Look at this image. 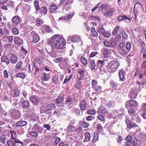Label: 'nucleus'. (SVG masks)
Segmentation results:
<instances>
[{
	"mask_svg": "<svg viewBox=\"0 0 146 146\" xmlns=\"http://www.w3.org/2000/svg\"><path fill=\"white\" fill-rule=\"evenodd\" d=\"M66 43V40L58 35H53L52 38L51 40L48 42V44L50 46L51 48L54 47L58 49L64 48Z\"/></svg>",
	"mask_w": 146,
	"mask_h": 146,
	"instance_id": "f257e3e1",
	"label": "nucleus"
},
{
	"mask_svg": "<svg viewBox=\"0 0 146 146\" xmlns=\"http://www.w3.org/2000/svg\"><path fill=\"white\" fill-rule=\"evenodd\" d=\"M9 113L11 118L14 119H19L21 116L20 111L14 108L10 109Z\"/></svg>",
	"mask_w": 146,
	"mask_h": 146,
	"instance_id": "f03ea898",
	"label": "nucleus"
},
{
	"mask_svg": "<svg viewBox=\"0 0 146 146\" xmlns=\"http://www.w3.org/2000/svg\"><path fill=\"white\" fill-rule=\"evenodd\" d=\"M109 67L113 71H116L119 65L118 61L113 60L111 61L108 65Z\"/></svg>",
	"mask_w": 146,
	"mask_h": 146,
	"instance_id": "7ed1b4c3",
	"label": "nucleus"
},
{
	"mask_svg": "<svg viewBox=\"0 0 146 146\" xmlns=\"http://www.w3.org/2000/svg\"><path fill=\"white\" fill-rule=\"evenodd\" d=\"M21 18L18 15H15L13 17L12 19V25L14 27H16L20 23Z\"/></svg>",
	"mask_w": 146,
	"mask_h": 146,
	"instance_id": "20e7f679",
	"label": "nucleus"
},
{
	"mask_svg": "<svg viewBox=\"0 0 146 146\" xmlns=\"http://www.w3.org/2000/svg\"><path fill=\"white\" fill-rule=\"evenodd\" d=\"M56 108V106L54 104L50 103L48 104L46 107V110L43 111L42 109L40 110L41 112H44V113H48L47 111L49 110H52Z\"/></svg>",
	"mask_w": 146,
	"mask_h": 146,
	"instance_id": "39448f33",
	"label": "nucleus"
},
{
	"mask_svg": "<svg viewBox=\"0 0 146 146\" xmlns=\"http://www.w3.org/2000/svg\"><path fill=\"white\" fill-rule=\"evenodd\" d=\"M30 101L34 105L36 106L38 104L39 100L36 96L33 95L29 97Z\"/></svg>",
	"mask_w": 146,
	"mask_h": 146,
	"instance_id": "423d86ee",
	"label": "nucleus"
},
{
	"mask_svg": "<svg viewBox=\"0 0 146 146\" xmlns=\"http://www.w3.org/2000/svg\"><path fill=\"white\" fill-rule=\"evenodd\" d=\"M30 35L33 36L32 41L33 43H36L39 41L40 38L37 33L32 31L30 33Z\"/></svg>",
	"mask_w": 146,
	"mask_h": 146,
	"instance_id": "0eeeda50",
	"label": "nucleus"
},
{
	"mask_svg": "<svg viewBox=\"0 0 146 146\" xmlns=\"http://www.w3.org/2000/svg\"><path fill=\"white\" fill-rule=\"evenodd\" d=\"M119 76L120 81H124L125 80L126 73L123 69L120 70L119 72Z\"/></svg>",
	"mask_w": 146,
	"mask_h": 146,
	"instance_id": "6e6552de",
	"label": "nucleus"
},
{
	"mask_svg": "<svg viewBox=\"0 0 146 146\" xmlns=\"http://www.w3.org/2000/svg\"><path fill=\"white\" fill-rule=\"evenodd\" d=\"M62 62L60 63V65L63 69L66 68L67 67L69 66L68 64V59L67 58H63L62 60L61 61Z\"/></svg>",
	"mask_w": 146,
	"mask_h": 146,
	"instance_id": "1a4fd4ad",
	"label": "nucleus"
},
{
	"mask_svg": "<svg viewBox=\"0 0 146 146\" xmlns=\"http://www.w3.org/2000/svg\"><path fill=\"white\" fill-rule=\"evenodd\" d=\"M115 11V10L114 8H112L110 9L104 14V15L106 17H110L113 16V13Z\"/></svg>",
	"mask_w": 146,
	"mask_h": 146,
	"instance_id": "9d476101",
	"label": "nucleus"
},
{
	"mask_svg": "<svg viewBox=\"0 0 146 146\" xmlns=\"http://www.w3.org/2000/svg\"><path fill=\"white\" fill-rule=\"evenodd\" d=\"M69 38H71V41L74 43L78 42L81 40L80 37L76 35L69 36Z\"/></svg>",
	"mask_w": 146,
	"mask_h": 146,
	"instance_id": "9b49d317",
	"label": "nucleus"
},
{
	"mask_svg": "<svg viewBox=\"0 0 146 146\" xmlns=\"http://www.w3.org/2000/svg\"><path fill=\"white\" fill-rule=\"evenodd\" d=\"M142 7V5L140 3H136L134 7L133 11L135 10L136 11L139 12L141 10Z\"/></svg>",
	"mask_w": 146,
	"mask_h": 146,
	"instance_id": "f8f14e48",
	"label": "nucleus"
},
{
	"mask_svg": "<svg viewBox=\"0 0 146 146\" xmlns=\"http://www.w3.org/2000/svg\"><path fill=\"white\" fill-rule=\"evenodd\" d=\"M27 124V121H20L17 122L16 123V126L17 127H21L26 125Z\"/></svg>",
	"mask_w": 146,
	"mask_h": 146,
	"instance_id": "ddd939ff",
	"label": "nucleus"
},
{
	"mask_svg": "<svg viewBox=\"0 0 146 146\" xmlns=\"http://www.w3.org/2000/svg\"><path fill=\"white\" fill-rule=\"evenodd\" d=\"M41 80L42 81H48L50 78V75L44 72L41 76Z\"/></svg>",
	"mask_w": 146,
	"mask_h": 146,
	"instance_id": "4468645a",
	"label": "nucleus"
},
{
	"mask_svg": "<svg viewBox=\"0 0 146 146\" xmlns=\"http://www.w3.org/2000/svg\"><path fill=\"white\" fill-rule=\"evenodd\" d=\"M108 5L105 3H104L101 5L99 7V9L101 11H104L107 10L108 9Z\"/></svg>",
	"mask_w": 146,
	"mask_h": 146,
	"instance_id": "2eb2a0df",
	"label": "nucleus"
},
{
	"mask_svg": "<svg viewBox=\"0 0 146 146\" xmlns=\"http://www.w3.org/2000/svg\"><path fill=\"white\" fill-rule=\"evenodd\" d=\"M21 105L24 108H29L30 107V104L28 101L25 100L21 102Z\"/></svg>",
	"mask_w": 146,
	"mask_h": 146,
	"instance_id": "dca6fc26",
	"label": "nucleus"
},
{
	"mask_svg": "<svg viewBox=\"0 0 146 146\" xmlns=\"http://www.w3.org/2000/svg\"><path fill=\"white\" fill-rule=\"evenodd\" d=\"M80 109L81 110L84 111L85 110L86 107V103L85 101L82 100L80 103Z\"/></svg>",
	"mask_w": 146,
	"mask_h": 146,
	"instance_id": "f3484780",
	"label": "nucleus"
},
{
	"mask_svg": "<svg viewBox=\"0 0 146 146\" xmlns=\"http://www.w3.org/2000/svg\"><path fill=\"white\" fill-rule=\"evenodd\" d=\"M126 19H128L129 21H131L132 19V18L131 17L129 18L124 15H120L117 18V20L119 21H122Z\"/></svg>",
	"mask_w": 146,
	"mask_h": 146,
	"instance_id": "a211bd4d",
	"label": "nucleus"
},
{
	"mask_svg": "<svg viewBox=\"0 0 146 146\" xmlns=\"http://www.w3.org/2000/svg\"><path fill=\"white\" fill-rule=\"evenodd\" d=\"M57 104H62L64 102V97L62 96H59L57 99L55 100Z\"/></svg>",
	"mask_w": 146,
	"mask_h": 146,
	"instance_id": "6ab92c4d",
	"label": "nucleus"
},
{
	"mask_svg": "<svg viewBox=\"0 0 146 146\" xmlns=\"http://www.w3.org/2000/svg\"><path fill=\"white\" fill-rule=\"evenodd\" d=\"M11 62L12 63H16L18 60L17 57L14 55H12L9 58Z\"/></svg>",
	"mask_w": 146,
	"mask_h": 146,
	"instance_id": "aec40b11",
	"label": "nucleus"
},
{
	"mask_svg": "<svg viewBox=\"0 0 146 146\" xmlns=\"http://www.w3.org/2000/svg\"><path fill=\"white\" fill-rule=\"evenodd\" d=\"M39 11H40V12L41 14L45 15L47 13V9L46 7H42L40 8Z\"/></svg>",
	"mask_w": 146,
	"mask_h": 146,
	"instance_id": "412c9836",
	"label": "nucleus"
},
{
	"mask_svg": "<svg viewBox=\"0 0 146 146\" xmlns=\"http://www.w3.org/2000/svg\"><path fill=\"white\" fill-rule=\"evenodd\" d=\"M10 133L11 135V138L15 140V142L16 140H18L17 139V135L16 132L13 131H10Z\"/></svg>",
	"mask_w": 146,
	"mask_h": 146,
	"instance_id": "4be33fe9",
	"label": "nucleus"
},
{
	"mask_svg": "<svg viewBox=\"0 0 146 146\" xmlns=\"http://www.w3.org/2000/svg\"><path fill=\"white\" fill-rule=\"evenodd\" d=\"M1 60L2 62H5L6 63V64L7 65L9 64V60L8 58L6 56H2L1 58Z\"/></svg>",
	"mask_w": 146,
	"mask_h": 146,
	"instance_id": "5701e85b",
	"label": "nucleus"
},
{
	"mask_svg": "<svg viewBox=\"0 0 146 146\" xmlns=\"http://www.w3.org/2000/svg\"><path fill=\"white\" fill-rule=\"evenodd\" d=\"M59 78V75L53 76L52 79V82L55 84H58L59 83L58 79Z\"/></svg>",
	"mask_w": 146,
	"mask_h": 146,
	"instance_id": "b1692460",
	"label": "nucleus"
},
{
	"mask_svg": "<svg viewBox=\"0 0 146 146\" xmlns=\"http://www.w3.org/2000/svg\"><path fill=\"white\" fill-rule=\"evenodd\" d=\"M119 53L123 56H125L128 54L127 52L124 48L120 49Z\"/></svg>",
	"mask_w": 146,
	"mask_h": 146,
	"instance_id": "393cba45",
	"label": "nucleus"
},
{
	"mask_svg": "<svg viewBox=\"0 0 146 146\" xmlns=\"http://www.w3.org/2000/svg\"><path fill=\"white\" fill-rule=\"evenodd\" d=\"M14 41L16 44L19 45L22 44L23 42V40L22 39L17 37H15L14 38Z\"/></svg>",
	"mask_w": 146,
	"mask_h": 146,
	"instance_id": "a878e982",
	"label": "nucleus"
},
{
	"mask_svg": "<svg viewBox=\"0 0 146 146\" xmlns=\"http://www.w3.org/2000/svg\"><path fill=\"white\" fill-rule=\"evenodd\" d=\"M16 127L17 131L18 134L19 135L22 134L24 133L23 129L22 127Z\"/></svg>",
	"mask_w": 146,
	"mask_h": 146,
	"instance_id": "bb28decb",
	"label": "nucleus"
},
{
	"mask_svg": "<svg viewBox=\"0 0 146 146\" xmlns=\"http://www.w3.org/2000/svg\"><path fill=\"white\" fill-rule=\"evenodd\" d=\"M67 129L70 131L74 132L76 131L77 128L73 125H71L68 127Z\"/></svg>",
	"mask_w": 146,
	"mask_h": 146,
	"instance_id": "cd10ccee",
	"label": "nucleus"
},
{
	"mask_svg": "<svg viewBox=\"0 0 146 146\" xmlns=\"http://www.w3.org/2000/svg\"><path fill=\"white\" fill-rule=\"evenodd\" d=\"M106 105L109 107L113 108L115 106V102L112 100L109 101L107 104Z\"/></svg>",
	"mask_w": 146,
	"mask_h": 146,
	"instance_id": "c85d7f7f",
	"label": "nucleus"
},
{
	"mask_svg": "<svg viewBox=\"0 0 146 146\" xmlns=\"http://www.w3.org/2000/svg\"><path fill=\"white\" fill-rule=\"evenodd\" d=\"M129 105L131 107H136L138 105V103L135 100H132L130 101Z\"/></svg>",
	"mask_w": 146,
	"mask_h": 146,
	"instance_id": "c756f323",
	"label": "nucleus"
},
{
	"mask_svg": "<svg viewBox=\"0 0 146 146\" xmlns=\"http://www.w3.org/2000/svg\"><path fill=\"white\" fill-rule=\"evenodd\" d=\"M104 61L100 60L98 61L97 66H98L100 69H101L104 65Z\"/></svg>",
	"mask_w": 146,
	"mask_h": 146,
	"instance_id": "7c9ffc66",
	"label": "nucleus"
},
{
	"mask_svg": "<svg viewBox=\"0 0 146 146\" xmlns=\"http://www.w3.org/2000/svg\"><path fill=\"white\" fill-rule=\"evenodd\" d=\"M84 140L86 142L88 141L90 139V135L88 132H86L85 134Z\"/></svg>",
	"mask_w": 146,
	"mask_h": 146,
	"instance_id": "2f4dec72",
	"label": "nucleus"
},
{
	"mask_svg": "<svg viewBox=\"0 0 146 146\" xmlns=\"http://www.w3.org/2000/svg\"><path fill=\"white\" fill-rule=\"evenodd\" d=\"M6 140V135H0V141L2 144H5Z\"/></svg>",
	"mask_w": 146,
	"mask_h": 146,
	"instance_id": "473e14b6",
	"label": "nucleus"
},
{
	"mask_svg": "<svg viewBox=\"0 0 146 146\" xmlns=\"http://www.w3.org/2000/svg\"><path fill=\"white\" fill-rule=\"evenodd\" d=\"M15 143H19L20 145V146H25L27 144V143L25 141L22 142L18 139L16 140Z\"/></svg>",
	"mask_w": 146,
	"mask_h": 146,
	"instance_id": "72a5a7b5",
	"label": "nucleus"
},
{
	"mask_svg": "<svg viewBox=\"0 0 146 146\" xmlns=\"http://www.w3.org/2000/svg\"><path fill=\"white\" fill-rule=\"evenodd\" d=\"M57 9V7L56 5H52L50 6V11L51 12H54Z\"/></svg>",
	"mask_w": 146,
	"mask_h": 146,
	"instance_id": "f704fd0d",
	"label": "nucleus"
},
{
	"mask_svg": "<svg viewBox=\"0 0 146 146\" xmlns=\"http://www.w3.org/2000/svg\"><path fill=\"white\" fill-rule=\"evenodd\" d=\"M111 46H114L116 45L117 42L113 38H111L110 39Z\"/></svg>",
	"mask_w": 146,
	"mask_h": 146,
	"instance_id": "c9c22d12",
	"label": "nucleus"
},
{
	"mask_svg": "<svg viewBox=\"0 0 146 146\" xmlns=\"http://www.w3.org/2000/svg\"><path fill=\"white\" fill-rule=\"evenodd\" d=\"M102 35H103L106 38H108L111 36V33L108 31H105L102 34Z\"/></svg>",
	"mask_w": 146,
	"mask_h": 146,
	"instance_id": "e433bc0d",
	"label": "nucleus"
},
{
	"mask_svg": "<svg viewBox=\"0 0 146 146\" xmlns=\"http://www.w3.org/2000/svg\"><path fill=\"white\" fill-rule=\"evenodd\" d=\"M126 145L127 146H135V143L133 141L127 142L126 143Z\"/></svg>",
	"mask_w": 146,
	"mask_h": 146,
	"instance_id": "4c0bfd02",
	"label": "nucleus"
},
{
	"mask_svg": "<svg viewBox=\"0 0 146 146\" xmlns=\"http://www.w3.org/2000/svg\"><path fill=\"white\" fill-rule=\"evenodd\" d=\"M120 26H117L115 27L114 29L113 32H112V34L114 35H115L117 34L119 30V29Z\"/></svg>",
	"mask_w": 146,
	"mask_h": 146,
	"instance_id": "58836bf2",
	"label": "nucleus"
},
{
	"mask_svg": "<svg viewBox=\"0 0 146 146\" xmlns=\"http://www.w3.org/2000/svg\"><path fill=\"white\" fill-rule=\"evenodd\" d=\"M34 3V6L36 11H39V10L40 9V8L39 6V2L36 1H35Z\"/></svg>",
	"mask_w": 146,
	"mask_h": 146,
	"instance_id": "ea45409f",
	"label": "nucleus"
},
{
	"mask_svg": "<svg viewBox=\"0 0 146 146\" xmlns=\"http://www.w3.org/2000/svg\"><path fill=\"white\" fill-rule=\"evenodd\" d=\"M82 63L85 66L87 64V61L86 59L83 56H82L81 59Z\"/></svg>",
	"mask_w": 146,
	"mask_h": 146,
	"instance_id": "a19ab883",
	"label": "nucleus"
},
{
	"mask_svg": "<svg viewBox=\"0 0 146 146\" xmlns=\"http://www.w3.org/2000/svg\"><path fill=\"white\" fill-rule=\"evenodd\" d=\"M77 72L80 74L81 77L83 76L85 72L84 70L82 68L78 69L77 70Z\"/></svg>",
	"mask_w": 146,
	"mask_h": 146,
	"instance_id": "79ce46f5",
	"label": "nucleus"
},
{
	"mask_svg": "<svg viewBox=\"0 0 146 146\" xmlns=\"http://www.w3.org/2000/svg\"><path fill=\"white\" fill-rule=\"evenodd\" d=\"M44 28L45 30L48 33H52V31L51 28L48 26H45Z\"/></svg>",
	"mask_w": 146,
	"mask_h": 146,
	"instance_id": "37998d69",
	"label": "nucleus"
},
{
	"mask_svg": "<svg viewBox=\"0 0 146 146\" xmlns=\"http://www.w3.org/2000/svg\"><path fill=\"white\" fill-rule=\"evenodd\" d=\"M72 98L70 97L67 98L65 101V103L66 104H71L72 103Z\"/></svg>",
	"mask_w": 146,
	"mask_h": 146,
	"instance_id": "c03bdc74",
	"label": "nucleus"
},
{
	"mask_svg": "<svg viewBox=\"0 0 146 146\" xmlns=\"http://www.w3.org/2000/svg\"><path fill=\"white\" fill-rule=\"evenodd\" d=\"M29 134L34 138H36L38 136L37 133L35 131H30L29 133Z\"/></svg>",
	"mask_w": 146,
	"mask_h": 146,
	"instance_id": "a18cd8bd",
	"label": "nucleus"
},
{
	"mask_svg": "<svg viewBox=\"0 0 146 146\" xmlns=\"http://www.w3.org/2000/svg\"><path fill=\"white\" fill-rule=\"evenodd\" d=\"M49 54L52 58H55L57 56V55L56 52L54 51H51L49 52Z\"/></svg>",
	"mask_w": 146,
	"mask_h": 146,
	"instance_id": "49530a36",
	"label": "nucleus"
},
{
	"mask_svg": "<svg viewBox=\"0 0 146 146\" xmlns=\"http://www.w3.org/2000/svg\"><path fill=\"white\" fill-rule=\"evenodd\" d=\"M90 66L91 68V69L92 70H94L95 69L96 66V64L95 62V61L94 60H91L90 62Z\"/></svg>",
	"mask_w": 146,
	"mask_h": 146,
	"instance_id": "de8ad7c7",
	"label": "nucleus"
},
{
	"mask_svg": "<svg viewBox=\"0 0 146 146\" xmlns=\"http://www.w3.org/2000/svg\"><path fill=\"white\" fill-rule=\"evenodd\" d=\"M91 32L92 33V34L94 36H98V34L95 31V28H94L92 27L91 28Z\"/></svg>",
	"mask_w": 146,
	"mask_h": 146,
	"instance_id": "09e8293b",
	"label": "nucleus"
},
{
	"mask_svg": "<svg viewBox=\"0 0 146 146\" xmlns=\"http://www.w3.org/2000/svg\"><path fill=\"white\" fill-rule=\"evenodd\" d=\"M132 98H135L137 96V94L134 91H132L129 94Z\"/></svg>",
	"mask_w": 146,
	"mask_h": 146,
	"instance_id": "8fccbe9b",
	"label": "nucleus"
},
{
	"mask_svg": "<svg viewBox=\"0 0 146 146\" xmlns=\"http://www.w3.org/2000/svg\"><path fill=\"white\" fill-rule=\"evenodd\" d=\"M122 38L124 40L127 39V33L124 31H123L122 32Z\"/></svg>",
	"mask_w": 146,
	"mask_h": 146,
	"instance_id": "3c124183",
	"label": "nucleus"
},
{
	"mask_svg": "<svg viewBox=\"0 0 146 146\" xmlns=\"http://www.w3.org/2000/svg\"><path fill=\"white\" fill-rule=\"evenodd\" d=\"M100 110L103 113H108V111L105 110V108L104 106H100L99 108Z\"/></svg>",
	"mask_w": 146,
	"mask_h": 146,
	"instance_id": "603ef678",
	"label": "nucleus"
},
{
	"mask_svg": "<svg viewBox=\"0 0 146 146\" xmlns=\"http://www.w3.org/2000/svg\"><path fill=\"white\" fill-rule=\"evenodd\" d=\"M97 129L98 131L100 133L103 132V128L100 124H98L97 125Z\"/></svg>",
	"mask_w": 146,
	"mask_h": 146,
	"instance_id": "864d4df0",
	"label": "nucleus"
},
{
	"mask_svg": "<svg viewBox=\"0 0 146 146\" xmlns=\"http://www.w3.org/2000/svg\"><path fill=\"white\" fill-rule=\"evenodd\" d=\"M104 45L107 47H111V45L110 40L109 41L106 40L104 42Z\"/></svg>",
	"mask_w": 146,
	"mask_h": 146,
	"instance_id": "5fc2aeb1",
	"label": "nucleus"
},
{
	"mask_svg": "<svg viewBox=\"0 0 146 146\" xmlns=\"http://www.w3.org/2000/svg\"><path fill=\"white\" fill-rule=\"evenodd\" d=\"M12 33L14 35H17L19 33L18 29L15 28H13L12 30Z\"/></svg>",
	"mask_w": 146,
	"mask_h": 146,
	"instance_id": "6e6d98bb",
	"label": "nucleus"
},
{
	"mask_svg": "<svg viewBox=\"0 0 146 146\" xmlns=\"http://www.w3.org/2000/svg\"><path fill=\"white\" fill-rule=\"evenodd\" d=\"M14 142L11 140H9L7 141V143L9 146H15Z\"/></svg>",
	"mask_w": 146,
	"mask_h": 146,
	"instance_id": "4d7b16f0",
	"label": "nucleus"
},
{
	"mask_svg": "<svg viewBox=\"0 0 146 146\" xmlns=\"http://www.w3.org/2000/svg\"><path fill=\"white\" fill-rule=\"evenodd\" d=\"M125 45V42H121L119 44V46L120 49L124 48Z\"/></svg>",
	"mask_w": 146,
	"mask_h": 146,
	"instance_id": "13d9d810",
	"label": "nucleus"
},
{
	"mask_svg": "<svg viewBox=\"0 0 146 146\" xmlns=\"http://www.w3.org/2000/svg\"><path fill=\"white\" fill-rule=\"evenodd\" d=\"M69 1L70 0H60V3L63 4L65 2V6H66L70 3Z\"/></svg>",
	"mask_w": 146,
	"mask_h": 146,
	"instance_id": "bf43d9fd",
	"label": "nucleus"
},
{
	"mask_svg": "<svg viewBox=\"0 0 146 146\" xmlns=\"http://www.w3.org/2000/svg\"><path fill=\"white\" fill-rule=\"evenodd\" d=\"M74 14H68L67 16H65L67 21H69L70 20L74 15Z\"/></svg>",
	"mask_w": 146,
	"mask_h": 146,
	"instance_id": "052dcab7",
	"label": "nucleus"
},
{
	"mask_svg": "<svg viewBox=\"0 0 146 146\" xmlns=\"http://www.w3.org/2000/svg\"><path fill=\"white\" fill-rule=\"evenodd\" d=\"M16 76L17 77L19 78L20 77L22 78H25V76L23 74L21 73H18L16 75Z\"/></svg>",
	"mask_w": 146,
	"mask_h": 146,
	"instance_id": "680f3d73",
	"label": "nucleus"
},
{
	"mask_svg": "<svg viewBox=\"0 0 146 146\" xmlns=\"http://www.w3.org/2000/svg\"><path fill=\"white\" fill-rule=\"evenodd\" d=\"M103 54L106 57H108V50L107 48H105L103 52Z\"/></svg>",
	"mask_w": 146,
	"mask_h": 146,
	"instance_id": "e2e57ef3",
	"label": "nucleus"
},
{
	"mask_svg": "<svg viewBox=\"0 0 146 146\" xmlns=\"http://www.w3.org/2000/svg\"><path fill=\"white\" fill-rule=\"evenodd\" d=\"M126 49L127 50H130L131 48V44L129 42H128L126 44L125 46Z\"/></svg>",
	"mask_w": 146,
	"mask_h": 146,
	"instance_id": "0e129e2a",
	"label": "nucleus"
},
{
	"mask_svg": "<svg viewBox=\"0 0 146 146\" xmlns=\"http://www.w3.org/2000/svg\"><path fill=\"white\" fill-rule=\"evenodd\" d=\"M128 112L130 114L132 115L134 114L135 113V111L132 108H130L128 109Z\"/></svg>",
	"mask_w": 146,
	"mask_h": 146,
	"instance_id": "69168bd1",
	"label": "nucleus"
},
{
	"mask_svg": "<svg viewBox=\"0 0 146 146\" xmlns=\"http://www.w3.org/2000/svg\"><path fill=\"white\" fill-rule=\"evenodd\" d=\"M14 95L15 97L18 96L20 94V91L18 89H16L15 90L14 92Z\"/></svg>",
	"mask_w": 146,
	"mask_h": 146,
	"instance_id": "338daca9",
	"label": "nucleus"
},
{
	"mask_svg": "<svg viewBox=\"0 0 146 146\" xmlns=\"http://www.w3.org/2000/svg\"><path fill=\"white\" fill-rule=\"evenodd\" d=\"M59 146H69V145L68 143L66 142H61L58 145Z\"/></svg>",
	"mask_w": 146,
	"mask_h": 146,
	"instance_id": "774afa93",
	"label": "nucleus"
}]
</instances>
